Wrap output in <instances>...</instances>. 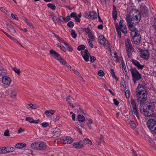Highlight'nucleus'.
Segmentation results:
<instances>
[{"mask_svg":"<svg viewBox=\"0 0 156 156\" xmlns=\"http://www.w3.org/2000/svg\"><path fill=\"white\" fill-rule=\"evenodd\" d=\"M137 102L143 105L147 100L148 94L147 89L141 84H139L136 89Z\"/></svg>","mask_w":156,"mask_h":156,"instance_id":"nucleus-1","label":"nucleus"},{"mask_svg":"<svg viewBox=\"0 0 156 156\" xmlns=\"http://www.w3.org/2000/svg\"><path fill=\"white\" fill-rule=\"evenodd\" d=\"M141 18L140 12L136 9H132L129 14L126 15V20L127 23H132L136 24L139 23Z\"/></svg>","mask_w":156,"mask_h":156,"instance_id":"nucleus-2","label":"nucleus"},{"mask_svg":"<svg viewBox=\"0 0 156 156\" xmlns=\"http://www.w3.org/2000/svg\"><path fill=\"white\" fill-rule=\"evenodd\" d=\"M115 27L119 38L121 37V31L124 34L127 33L126 25L125 24V21L123 20L120 21L119 25L117 24L115 25Z\"/></svg>","mask_w":156,"mask_h":156,"instance_id":"nucleus-3","label":"nucleus"},{"mask_svg":"<svg viewBox=\"0 0 156 156\" xmlns=\"http://www.w3.org/2000/svg\"><path fill=\"white\" fill-rule=\"evenodd\" d=\"M129 70L131 73L132 80L134 83H136V81L141 79V74L135 67L130 66Z\"/></svg>","mask_w":156,"mask_h":156,"instance_id":"nucleus-4","label":"nucleus"},{"mask_svg":"<svg viewBox=\"0 0 156 156\" xmlns=\"http://www.w3.org/2000/svg\"><path fill=\"white\" fill-rule=\"evenodd\" d=\"M125 46L126 47V52L128 57L129 58H131L132 55V53L134 51L129 39H127L125 43Z\"/></svg>","mask_w":156,"mask_h":156,"instance_id":"nucleus-5","label":"nucleus"},{"mask_svg":"<svg viewBox=\"0 0 156 156\" xmlns=\"http://www.w3.org/2000/svg\"><path fill=\"white\" fill-rule=\"evenodd\" d=\"M148 128L153 134H156V120L153 119H149L147 122Z\"/></svg>","mask_w":156,"mask_h":156,"instance_id":"nucleus-6","label":"nucleus"},{"mask_svg":"<svg viewBox=\"0 0 156 156\" xmlns=\"http://www.w3.org/2000/svg\"><path fill=\"white\" fill-rule=\"evenodd\" d=\"M131 35L135 44L138 45L140 43L141 37L139 32L131 33Z\"/></svg>","mask_w":156,"mask_h":156,"instance_id":"nucleus-7","label":"nucleus"},{"mask_svg":"<svg viewBox=\"0 0 156 156\" xmlns=\"http://www.w3.org/2000/svg\"><path fill=\"white\" fill-rule=\"evenodd\" d=\"M130 101L133 108V110H132V113L133 114H134L136 116L138 119L139 120L140 118L136 107L135 101L134 99H131Z\"/></svg>","mask_w":156,"mask_h":156,"instance_id":"nucleus-8","label":"nucleus"},{"mask_svg":"<svg viewBox=\"0 0 156 156\" xmlns=\"http://www.w3.org/2000/svg\"><path fill=\"white\" fill-rule=\"evenodd\" d=\"M131 62L138 69L142 70L144 66V65L141 64L138 61L135 59H133L131 60Z\"/></svg>","mask_w":156,"mask_h":156,"instance_id":"nucleus-9","label":"nucleus"},{"mask_svg":"<svg viewBox=\"0 0 156 156\" xmlns=\"http://www.w3.org/2000/svg\"><path fill=\"white\" fill-rule=\"evenodd\" d=\"M141 55H140L141 57L144 59L147 60L148 59L150 54L149 51L147 50L141 51Z\"/></svg>","mask_w":156,"mask_h":156,"instance_id":"nucleus-10","label":"nucleus"},{"mask_svg":"<svg viewBox=\"0 0 156 156\" xmlns=\"http://www.w3.org/2000/svg\"><path fill=\"white\" fill-rule=\"evenodd\" d=\"M2 81L4 84L9 85L11 83V80L9 77L7 76H5L2 77Z\"/></svg>","mask_w":156,"mask_h":156,"instance_id":"nucleus-11","label":"nucleus"},{"mask_svg":"<svg viewBox=\"0 0 156 156\" xmlns=\"http://www.w3.org/2000/svg\"><path fill=\"white\" fill-rule=\"evenodd\" d=\"M50 54L52 57L56 59H58V58H60V55L53 49L50 50Z\"/></svg>","mask_w":156,"mask_h":156,"instance_id":"nucleus-12","label":"nucleus"},{"mask_svg":"<svg viewBox=\"0 0 156 156\" xmlns=\"http://www.w3.org/2000/svg\"><path fill=\"white\" fill-rule=\"evenodd\" d=\"M47 145L46 143L43 142H39L38 146V150L40 151L44 150L46 149Z\"/></svg>","mask_w":156,"mask_h":156,"instance_id":"nucleus-13","label":"nucleus"},{"mask_svg":"<svg viewBox=\"0 0 156 156\" xmlns=\"http://www.w3.org/2000/svg\"><path fill=\"white\" fill-rule=\"evenodd\" d=\"M127 24L129 30L132 31L131 33L139 32L138 30H136V28L134 26L135 24L132 23H129Z\"/></svg>","mask_w":156,"mask_h":156,"instance_id":"nucleus-14","label":"nucleus"},{"mask_svg":"<svg viewBox=\"0 0 156 156\" xmlns=\"http://www.w3.org/2000/svg\"><path fill=\"white\" fill-rule=\"evenodd\" d=\"M141 12L142 14L144 16H147L148 14V10L147 7L145 5H144L141 8Z\"/></svg>","mask_w":156,"mask_h":156,"instance_id":"nucleus-15","label":"nucleus"},{"mask_svg":"<svg viewBox=\"0 0 156 156\" xmlns=\"http://www.w3.org/2000/svg\"><path fill=\"white\" fill-rule=\"evenodd\" d=\"M62 140L65 144H70L72 143L73 141V139L71 137L66 136L63 138Z\"/></svg>","mask_w":156,"mask_h":156,"instance_id":"nucleus-16","label":"nucleus"},{"mask_svg":"<svg viewBox=\"0 0 156 156\" xmlns=\"http://www.w3.org/2000/svg\"><path fill=\"white\" fill-rule=\"evenodd\" d=\"M51 132L54 134V136H55L56 137H58L60 135V130L58 128L55 127L52 129Z\"/></svg>","mask_w":156,"mask_h":156,"instance_id":"nucleus-17","label":"nucleus"},{"mask_svg":"<svg viewBox=\"0 0 156 156\" xmlns=\"http://www.w3.org/2000/svg\"><path fill=\"white\" fill-rule=\"evenodd\" d=\"M99 43L101 45H105V42L106 40L104 36L102 35H100L98 37Z\"/></svg>","mask_w":156,"mask_h":156,"instance_id":"nucleus-18","label":"nucleus"},{"mask_svg":"<svg viewBox=\"0 0 156 156\" xmlns=\"http://www.w3.org/2000/svg\"><path fill=\"white\" fill-rule=\"evenodd\" d=\"M73 147L76 148L80 149L83 147V146L81 142H77L74 143L73 144Z\"/></svg>","mask_w":156,"mask_h":156,"instance_id":"nucleus-19","label":"nucleus"},{"mask_svg":"<svg viewBox=\"0 0 156 156\" xmlns=\"http://www.w3.org/2000/svg\"><path fill=\"white\" fill-rule=\"evenodd\" d=\"M90 19H95L97 18V14L94 11L89 12Z\"/></svg>","mask_w":156,"mask_h":156,"instance_id":"nucleus-20","label":"nucleus"},{"mask_svg":"<svg viewBox=\"0 0 156 156\" xmlns=\"http://www.w3.org/2000/svg\"><path fill=\"white\" fill-rule=\"evenodd\" d=\"M112 16L114 20H115L117 19V12L116 7L114 5H113Z\"/></svg>","mask_w":156,"mask_h":156,"instance_id":"nucleus-21","label":"nucleus"},{"mask_svg":"<svg viewBox=\"0 0 156 156\" xmlns=\"http://www.w3.org/2000/svg\"><path fill=\"white\" fill-rule=\"evenodd\" d=\"M26 146V144L24 143H19L16 144L15 147L17 148H22Z\"/></svg>","mask_w":156,"mask_h":156,"instance_id":"nucleus-22","label":"nucleus"},{"mask_svg":"<svg viewBox=\"0 0 156 156\" xmlns=\"http://www.w3.org/2000/svg\"><path fill=\"white\" fill-rule=\"evenodd\" d=\"M6 25L8 27V30L12 33L14 34L16 31L13 28V26L11 25L6 24Z\"/></svg>","mask_w":156,"mask_h":156,"instance_id":"nucleus-23","label":"nucleus"},{"mask_svg":"<svg viewBox=\"0 0 156 156\" xmlns=\"http://www.w3.org/2000/svg\"><path fill=\"white\" fill-rule=\"evenodd\" d=\"M39 142H36L32 143L31 145V147L35 150H38Z\"/></svg>","mask_w":156,"mask_h":156,"instance_id":"nucleus-24","label":"nucleus"},{"mask_svg":"<svg viewBox=\"0 0 156 156\" xmlns=\"http://www.w3.org/2000/svg\"><path fill=\"white\" fill-rule=\"evenodd\" d=\"M77 119L80 122H83L85 121V118L83 115H78L77 116Z\"/></svg>","mask_w":156,"mask_h":156,"instance_id":"nucleus-25","label":"nucleus"},{"mask_svg":"<svg viewBox=\"0 0 156 156\" xmlns=\"http://www.w3.org/2000/svg\"><path fill=\"white\" fill-rule=\"evenodd\" d=\"M1 31H2L7 37L10 38L11 40L16 42V43H18V44H20V43L18 41L15 40L13 37H12L11 36H10L7 33L4 32L2 30H1Z\"/></svg>","mask_w":156,"mask_h":156,"instance_id":"nucleus-26","label":"nucleus"},{"mask_svg":"<svg viewBox=\"0 0 156 156\" xmlns=\"http://www.w3.org/2000/svg\"><path fill=\"white\" fill-rule=\"evenodd\" d=\"M7 153L6 147H2L0 148V154H4Z\"/></svg>","mask_w":156,"mask_h":156,"instance_id":"nucleus-27","label":"nucleus"},{"mask_svg":"<svg viewBox=\"0 0 156 156\" xmlns=\"http://www.w3.org/2000/svg\"><path fill=\"white\" fill-rule=\"evenodd\" d=\"M47 6L48 7L51 8L53 10H55L56 9V7L55 5L52 3H48L47 4Z\"/></svg>","mask_w":156,"mask_h":156,"instance_id":"nucleus-28","label":"nucleus"},{"mask_svg":"<svg viewBox=\"0 0 156 156\" xmlns=\"http://www.w3.org/2000/svg\"><path fill=\"white\" fill-rule=\"evenodd\" d=\"M152 27L156 30V18H154L152 23Z\"/></svg>","mask_w":156,"mask_h":156,"instance_id":"nucleus-29","label":"nucleus"},{"mask_svg":"<svg viewBox=\"0 0 156 156\" xmlns=\"http://www.w3.org/2000/svg\"><path fill=\"white\" fill-rule=\"evenodd\" d=\"M7 153L12 152L14 150V148L13 147H6Z\"/></svg>","mask_w":156,"mask_h":156,"instance_id":"nucleus-30","label":"nucleus"},{"mask_svg":"<svg viewBox=\"0 0 156 156\" xmlns=\"http://www.w3.org/2000/svg\"><path fill=\"white\" fill-rule=\"evenodd\" d=\"M25 22L29 27H32L33 29L34 28L32 24L30 23L29 20L27 18H25Z\"/></svg>","mask_w":156,"mask_h":156,"instance_id":"nucleus-31","label":"nucleus"},{"mask_svg":"<svg viewBox=\"0 0 156 156\" xmlns=\"http://www.w3.org/2000/svg\"><path fill=\"white\" fill-rule=\"evenodd\" d=\"M129 124L132 128L135 129L136 127V125L133 121H131L129 122Z\"/></svg>","mask_w":156,"mask_h":156,"instance_id":"nucleus-32","label":"nucleus"},{"mask_svg":"<svg viewBox=\"0 0 156 156\" xmlns=\"http://www.w3.org/2000/svg\"><path fill=\"white\" fill-rule=\"evenodd\" d=\"M84 59L86 61L88 62L89 61V55L87 54H85L82 55Z\"/></svg>","mask_w":156,"mask_h":156,"instance_id":"nucleus-33","label":"nucleus"},{"mask_svg":"<svg viewBox=\"0 0 156 156\" xmlns=\"http://www.w3.org/2000/svg\"><path fill=\"white\" fill-rule=\"evenodd\" d=\"M12 69L14 71L15 73H16L18 74H19L20 73V69H17L16 67H13L12 68Z\"/></svg>","mask_w":156,"mask_h":156,"instance_id":"nucleus-34","label":"nucleus"},{"mask_svg":"<svg viewBox=\"0 0 156 156\" xmlns=\"http://www.w3.org/2000/svg\"><path fill=\"white\" fill-rule=\"evenodd\" d=\"M85 48V46L83 45H81L79 46L77 48L78 51H81L82 50H84Z\"/></svg>","mask_w":156,"mask_h":156,"instance_id":"nucleus-35","label":"nucleus"},{"mask_svg":"<svg viewBox=\"0 0 156 156\" xmlns=\"http://www.w3.org/2000/svg\"><path fill=\"white\" fill-rule=\"evenodd\" d=\"M16 92L14 90H12L11 91V96L12 98H14L16 96Z\"/></svg>","mask_w":156,"mask_h":156,"instance_id":"nucleus-36","label":"nucleus"},{"mask_svg":"<svg viewBox=\"0 0 156 156\" xmlns=\"http://www.w3.org/2000/svg\"><path fill=\"white\" fill-rule=\"evenodd\" d=\"M57 60L61 64L63 65H64V63L66 62L63 58H61V56H60V58H58Z\"/></svg>","mask_w":156,"mask_h":156,"instance_id":"nucleus-37","label":"nucleus"},{"mask_svg":"<svg viewBox=\"0 0 156 156\" xmlns=\"http://www.w3.org/2000/svg\"><path fill=\"white\" fill-rule=\"evenodd\" d=\"M83 142L84 143L86 144H88L90 145H91L92 144V142L91 141L87 139H86L83 140Z\"/></svg>","mask_w":156,"mask_h":156,"instance_id":"nucleus-38","label":"nucleus"},{"mask_svg":"<svg viewBox=\"0 0 156 156\" xmlns=\"http://www.w3.org/2000/svg\"><path fill=\"white\" fill-rule=\"evenodd\" d=\"M71 34L72 37L74 38H76L77 37V34L76 33H75V31L73 30H72Z\"/></svg>","mask_w":156,"mask_h":156,"instance_id":"nucleus-39","label":"nucleus"},{"mask_svg":"<svg viewBox=\"0 0 156 156\" xmlns=\"http://www.w3.org/2000/svg\"><path fill=\"white\" fill-rule=\"evenodd\" d=\"M27 105L28 107L30 108H31L36 109L37 108V106L35 105H34L32 104Z\"/></svg>","mask_w":156,"mask_h":156,"instance_id":"nucleus-40","label":"nucleus"},{"mask_svg":"<svg viewBox=\"0 0 156 156\" xmlns=\"http://www.w3.org/2000/svg\"><path fill=\"white\" fill-rule=\"evenodd\" d=\"M67 25L70 28H72L74 26V23L73 22L70 21L67 23Z\"/></svg>","mask_w":156,"mask_h":156,"instance_id":"nucleus-41","label":"nucleus"},{"mask_svg":"<svg viewBox=\"0 0 156 156\" xmlns=\"http://www.w3.org/2000/svg\"><path fill=\"white\" fill-rule=\"evenodd\" d=\"M83 30L85 31L87 34L90 33L91 32L89 27L87 28H84L83 29Z\"/></svg>","mask_w":156,"mask_h":156,"instance_id":"nucleus-42","label":"nucleus"},{"mask_svg":"<svg viewBox=\"0 0 156 156\" xmlns=\"http://www.w3.org/2000/svg\"><path fill=\"white\" fill-rule=\"evenodd\" d=\"M98 74L99 76L103 77L105 73L103 70H100L98 72Z\"/></svg>","mask_w":156,"mask_h":156,"instance_id":"nucleus-43","label":"nucleus"},{"mask_svg":"<svg viewBox=\"0 0 156 156\" xmlns=\"http://www.w3.org/2000/svg\"><path fill=\"white\" fill-rule=\"evenodd\" d=\"M70 20V16H67L66 17H64L63 19L64 22H67Z\"/></svg>","mask_w":156,"mask_h":156,"instance_id":"nucleus-44","label":"nucleus"},{"mask_svg":"<svg viewBox=\"0 0 156 156\" xmlns=\"http://www.w3.org/2000/svg\"><path fill=\"white\" fill-rule=\"evenodd\" d=\"M125 94L127 98H129L130 97V91L129 90H127L125 92Z\"/></svg>","mask_w":156,"mask_h":156,"instance_id":"nucleus-45","label":"nucleus"},{"mask_svg":"<svg viewBox=\"0 0 156 156\" xmlns=\"http://www.w3.org/2000/svg\"><path fill=\"white\" fill-rule=\"evenodd\" d=\"M143 115L146 116H150L152 115L150 112L146 110L145 113L144 112Z\"/></svg>","mask_w":156,"mask_h":156,"instance_id":"nucleus-46","label":"nucleus"},{"mask_svg":"<svg viewBox=\"0 0 156 156\" xmlns=\"http://www.w3.org/2000/svg\"><path fill=\"white\" fill-rule=\"evenodd\" d=\"M41 126L43 127H46L49 126V123L48 122H43L41 124Z\"/></svg>","mask_w":156,"mask_h":156,"instance_id":"nucleus-47","label":"nucleus"},{"mask_svg":"<svg viewBox=\"0 0 156 156\" xmlns=\"http://www.w3.org/2000/svg\"><path fill=\"white\" fill-rule=\"evenodd\" d=\"M33 119L29 117H26V120L27 121H29V122L30 123L33 122H32L33 121Z\"/></svg>","mask_w":156,"mask_h":156,"instance_id":"nucleus-48","label":"nucleus"},{"mask_svg":"<svg viewBox=\"0 0 156 156\" xmlns=\"http://www.w3.org/2000/svg\"><path fill=\"white\" fill-rule=\"evenodd\" d=\"M140 111L141 114H144V112L145 113V109L143 107H141L140 108Z\"/></svg>","mask_w":156,"mask_h":156,"instance_id":"nucleus-49","label":"nucleus"},{"mask_svg":"<svg viewBox=\"0 0 156 156\" xmlns=\"http://www.w3.org/2000/svg\"><path fill=\"white\" fill-rule=\"evenodd\" d=\"M4 135L6 136H9L10 135L9 134V131L8 129L6 130L4 133Z\"/></svg>","mask_w":156,"mask_h":156,"instance_id":"nucleus-50","label":"nucleus"},{"mask_svg":"<svg viewBox=\"0 0 156 156\" xmlns=\"http://www.w3.org/2000/svg\"><path fill=\"white\" fill-rule=\"evenodd\" d=\"M73 73L75 74H76L78 76L80 77L82 79H83V78L82 77L80 73L77 71L76 70H73Z\"/></svg>","mask_w":156,"mask_h":156,"instance_id":"nucleus-51","label":"nucleus"},{"mask_svg":"<svg viewBox=\"0 0 156 156\" xmlns=\"http://www.w3.org/2000/svg\"><path fill=\"white\" fill-rule=\"evenodd\" d=\"M11 15L12 18L15 19L17 20H18V17H17V15H15L13 13H11Z\"/></svg>","mask_w":156,"mask_h":156,"instance_id":"nucleus-52","label":"nucleus"},{"mask_svg":"<svg viewBox=\"0 0 156 156\" xmlns=\"http://www.w3.org/2000/svg\"><path fill=\"white\" fill-rule=\"evenodd\" d=\"M147 108L149 110H151L153 112H154L153 107L152 105H149L147 106Z\"/></svg>","mask_w":156,"mask_h":156,"instance_id":"nucleus-53","label":"nucleus"},{"mask_svg":"<svg viewBox=\"0 0 156 156\" xmlns=\"http://www.w3.org/2000/svg\"><path fill=\"white\" fill-rule=\"evenodd\" d=\"M104 44L105 45H103L104 46H106L108 48H109L110 47V45L109 43L108 42V41L107 40H106V42H105V44Z\"/></svg>","mask_w":156,"mask_h":156,"instance_id":"nucleus-54","label":"nucleus"},{"mask_svg":"<svg viewBox=\"0 0 156 156\" xmlns=\"http://www.w3.org/2000/svg\"><path fill=\"white\" fill-rule=\"evenodd\" d=\"M82 55L85 54H87L89 55V54L88 53V51L87 49L85 50L84 51H82L81 52Z\"/></svg>","mask_w":156,"mask_h":156,"instance_id":"nucleus-55","label":"nucleus"},{"mask_svg":"<svg viewBox=\"0 0 156 156\" xmlns=\"http://www.w3.org/2000/svg\"><path fill=\"white\" fill-rule=\"evenodd\" d=\"M87 41L88 43H89V46L91 47V48H93V45L92 44V43L91 42H90V40L89 39H87Z\"/></svg>","mask_w":156,"mask_h":156,"instance_id":"nucleus-56","label":"nucleus"},{"mask_svg":"<svg viewBox=\"0 0 156 156\" xmlns=\"http://www.w3.org/2000/svg\"><path fill=\"white\" fill-rule=\"evenodd\" d=\"M90 61L91 62H93L96 60L95 57L94 56H90Z\"/></svg>","mask_w":156,"mask_h":156,"instance_id":"nucleus-57","label":"nucleus"},{"mask_svg":"<svg viewBox=\"0 0 156 156\" xmlns=\"http://www.w3.org/2000/svg\"><path fill=\"white\" fill-rule=\"evenodd\" d=\"M114 103L115 105L118 106L119 103V102L116 99L114 98L113 99Z\"/></svg>","mask_w":156,"mask_h":156,"instance_id":"nucleus-58","label":"nucleus"},{"mask_svg":"<svg viewBox=\"0 0 156 156\" xmlns=\"http://www.w3.org/2000/svg\"><path fill=\"white\" fill-rule=\"evenodd\" d=\"M59 48L62 50L64 51L65 52H66L67 50L64 46L62 45H60L59 46Z\"/></svg>","mask_w":156,"mask_h":156,"instance_id":"nucleus-59","label":"nucleus"},{"mask_svg":"<svg viewBox=\"0 0 156 156\" xmlns=\"http://www.w3.org/2000/svg\"><path fill=\"white\" fill-rule=\"evenodd\" d=\"M77 16L76 13L73 12L70 14V16L71 17H75Z\"/></svg>","mask_w":156,"mask_h":156,"instance_id":"nucleus-60","label":"nucleus"},{"mask_svg":"<svg viewBox=\"0 0 156 156\" xmlns=\"http://www.w3.org/2000/svg\"><path fill=\"white\" fill-rule=\"evenodd\" d=\"M114 58H115V61L116 62H118L119 61V57L117 55L116 53L114 54Z\"/></svg>","mask_w":156,"mask_h":156,"instance_id":"nucleus-61","label":"nucleus"},{"mask_svg":"<svg viewBox=\"0 0 156 156\" xmlns=\"http://www.w3.org/2000/svg\"><path fill=\"white\" fill-rule=\"evenodd\" d=\"M89 13H85L84 14V16L85 18L90 19Z\"/></svg>","mask_w":156,"mask_h":156,"instance_id":"nucleus-62","label":"nucleus"},{"mask_svg":"<svg viewBox=\"0 0 156 156\" xmlns=\"http://www.w3.org/2000/svg\"><path fill=\"white\" fill-rule=\"evenodd\" d=\"M122 68L123 70H125L126 69V66L124 62H122L121 63Z\"/></svg>","mask_w":156,"mask_h":156,"instance_id":"nucleus-63","label":"nucleus"},{"mask_svg":"<svg viewBox=\"0 0 156 156\" xmlns=\"http://www.w3.org/2000/svg\"><path fill=\"white\" fill-rule=\"evenodd\" d=\"M67 47L69 51L71 52L73 50V48L70 45H69Z\"/></svg>","mask_w":156,"mask_h":156,"instance_id":"nucleus-64","label":"nucleus"}]
</instances>
